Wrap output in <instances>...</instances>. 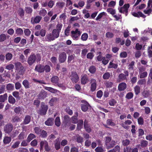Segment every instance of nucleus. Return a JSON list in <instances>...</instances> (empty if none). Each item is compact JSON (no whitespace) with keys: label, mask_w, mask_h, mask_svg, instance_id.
I'll return each instance as SVG.
<instances>
[{"label":"nucleus","mask_w":152,"mask_h":152,"mask_svg":"<svg viewBox=\"0 0 152 152\" xmlns=\"http://www.w3.org/2000/svg\"><path fill=\"white\" fill-rule=\"evenodd\" d=\"M41 108V109L39 112V114L42 115H45L48 109L47 105L44 104L43 103H42Z\"/></svg>","instance_id":"obj_6"},{"label":"nucleus","mask_w":152,"mask_h":152,"mask_svg":"<svg viewBox=\"0 0 152 152\" xmlns=\"http://www.w3.org/2000/svg\"><path fill=\"white\" fill-rule=\"evenodd\" d=\"M105 36L107 38H110L113 37L114 35L113 33L111 32H107L106 33Z\"/></svg>","instance_id":"obj_62"},{"label":"nucleus","mask_w":152,"mask_h":152,"mask_svg":"<svg viewBox=\"0 0 152 152\" xmlns=\"http://www.w3.org/2000/svg\"><path fill=\"white\" fill-rule=\"evenodd\" d=\"M107 11L113 15H114L115 13V10L111 8H108L107 9Z\"/></svg>","instance_id":"obj_48"},{"label":"nucleus","mask_w":152,"mask_h":152,"mask_svg":"<svg viewBox=\"0 0 152 152\" xmlns=\"http://www.w3.org/2000/svg\"><path fill=\"white\" fill-rule=\"evenodd\" d=\"M14 65L12 64H10L7 65L6 66V69L9 70H11L13 69L14 68Z\"/></svg>","instance_id":"obj_57"},{"label":"nucleus","mask_w":152,"mask_h":152,"mask_svg":"<svg viewBox=\"0 0 152 152\" xmlns=\"http://www.w3.org/2000/svg\"><path fill=\"white\" fill-rule=\"evenodd\" d=\"M66 55L65 53L63 52L60 53L59 57L60 62H64L66 60Z\"/></svg>","instance_id":"obj_11"},{"label":"nucleus","mask_w":152,"mask_h":152,"mask_svg":"<svg viewBox=\"0 0 152 152\" xmlns=\"http://www.w3.org/2000/svg\"><path fill=\"white\" fill-rule=\"evenodd\" d=\"M70 77L73 83H76L79 80V77L76 72H72Z\"/></svg>","instance_id":"obj_7"},{"label":"nucleus","mask_w":152,"mask_h":152,"mask_svg":"<svg viewBox=\"0 0 152 152\" xmlns=\"http://www.w3.org/2000/svg\"><path fill=\"white\" fill-rule=\"evenodd\" d=\"M42 19V17L39 16H37L34 18H32L31 21L33 23H39Z\"/></svg>","instance_id":"obj_20"},{"label":"nucleus","mask_w":152,"mask_h":152,"mask_svg":"<svg viewBox=\"0 0 152 152\" xmlns=\"http://www.w3.org/2000/svg\"><path fill=\"white\" fill-rule=\"evenodd\" d=\"M16 34L18 35H21L23 34V31L21 28H18L15 31Z\"/></svg>","instance_id":"obj_56"},{"label":"nucleus","mask_w":152,"mask_h":152,"mask_svg":"<svg viewBox=\"0 0 152 152\" xmlns=\"http://www.w3.org/2000/svg\"><path fill=\"white\" fill-rule=\"evenodd\" d=\"M7 94H4L3 95H0V102H3L7 99Z\"/></svg>","instance_id":"obj_27"},{"label":"nucleus","mask_w":152,"mask_h":152,"mask_svg":"<svg viewBox=\"0 0 152 152\" xmlns=\"http://www.w3.org/2000/svg\"><path fill=\"white\" fill-rule=\"evenodd\" d=\"M15 67L16 70L20 74H22L24 72V68L21 63L19 62L15 63Z\"/></svg>","instance_id":"obj_4"},{"label":"nucleus","mask_w":152,"mask_h":152,"mask_svg":"<svg viewBox=\"0 0 152 152\" xmlns=\"http://www.w3.org/2000/svg\"><path fill=\"white\" fill-rule=\"evenodd\" d=\"M142 95L145 97H147L150 95V91H149L145 90L142 93Z\"/></svg>","instance_id":"obj_50"},{"label":"nucleus","mask_w":152,"mask_h":152,"mask_svg":"<svg viewBox=\"0 0 152 152\" xmlns=\"http://www.w3.org/2000/svg\"><path fill=\"white\" fill-rule=\"evenodd\" d=\"M31 117L29 115H26L25 118L23 123L25 124H28L31 121Z\"/></svg>","instance_id":"obj_29"},{"label":"nucleus","mask_w":152,"mask_h":152,"mask_svg":"<svg viewBox=\"0 0 152 152\" xmlns=\"http://www.w3.org/2000/svg\"><path fill=\"white\" fill-rule=\"evenodd\" d=\"M12 121L14 122H20L21 121V120L20 119V118L17 116L13 117L12 119Z\"/></svg>","instance_id":"obj_52"},{"label":"nucleus","mask_w":152,"mask_h":152,"mask_svg":"<svg viewBox=\"0 0 152 152\" xmlns=\"http://www.w3.org/2000/svg\"><path fill=\"white\" fill-rule=\"evenodd\" d=\"M9 102L12 104H14L16 101L15 99L11 95L9 96L8 98Z\"/></svg>","instance_id":"obj_33"},{"label":"nucleus","mask_w":152,"mask_h":152,"mask_svg":"<svg viewBox=\"0 0 152 152\" xmlns=\"http://www.w3.org/2000/svg\"><path fill=\"white\" fill-rule=\"evenodd\" d=\"M12 57V54L10 53H7L6 55V59L7 61L10 60Z\"/></svg>","instance_id":"obj_47"},{"label":"nucleus","mask_w":152,"mask_h":152,"mask_svg":"<svg viewBox=\"0 0 152 152\" xmlns=\"http://www.w3.org/2000/svg\"><path fill=\"white\" fill-rule=\"evenodd\" d=\"M6 39V36L5 34H2L0 35V40L1 41H4Z\"/></svg>","instance_id":"obj_63"},{"label":"nucleus","mask_w":152,"mask_h":152,"mask_svg":"<svg viewBox=\"0 0 152 152\" xmlns=\"http://www.w3.org/2000/svg\"><path fill=\"white\" fill-rule=\"evenodd\" d=\"M83 121L82 120H80L79 121L78 123L77 124V129L79 130L80 129L83 127Z\"/></svg>","instance_id":"obj_41"},{"label":"nucleus","mask_w":152,"mask_h":152,"mask_svg":"<svg viewBox=\"0 0 152 152\" xmlns=\"http://www.w3.org/2000/svg\"><path fill=\"white\" fill-rule=\"evenodd\" d=\"M140 77V78H143L147 77L148 75V73L146 72H144L139 73Z\"/></svg>","instance_id":"obj_38"},{"label":"nucleus","mask_w":152,"mask_h":152,"mask_svg":"<svg viewBox=\"0 0 152 152\" xmlns=\"http://www.w3.org/2000/svg\"><path fill=\"white\" fill-rule=\"evenodd\" d=\"M26 137L24 132H22L18 135V139L20 140L23 139L24 137Z\"/></svg>","instance_id":"obj_51"},{"label":"nucleus","mask_w":152,"mask_h":152,"mask_svg":"<svg viewBox=\"0 0 152 152\" xmlns=\"http://www.w3.org/2000/svg\"><path fill=\"white\" fill-rule=\"evenodd\" d=\"M46 93L43 90H42L38 96L39 99H43L45 98L47 96Z\"/></svg>","instance_id":"obj_21"},{"label":"nucleus","mask_w":152,"mask_h":152,"mask_svg":"<svg viewBox=\"0 0 152 152\" xmlns=\"http://www.w3.org/2000/svg\"><path fill=\"white\" fill-rule=\"evenodd\" d=\"M53 118H49L45 122V124L47 126H52L53 124Z\"/></svg>","instance_id":"obj_25"},{"label":"nucleus","mask_w":152,"mask_h":152,"mask_svg":"<svg viewBox=\"0 0 152 152\" xmlns=\"http://www.w3.org/2000/svg\"><path fill=\"white\" fill-rule=\"evenodd\" d=\"M88 52V50L87 49H83L82 51L81 56L82 58L85 57Z\"/></svg>","instance_id":"obj_55"},{"label":"nucleus","mask_w":152,"mask_h":152,"mask_svg":"<svg viewBox=\"0 0 152 152\" xmlns=\"http://www.w3.org/2000/svg\"><path fill=\"white\" fill-rule=\"evenodd\" d=\"M152 12V10L151 9V7H148V6H147V7L146 10H145L144 11V13L145 14H147L148 15H149L151 13V12Z\"/></svg>","instance_id":"obj_36"},{"label":"nucleus","mask_w":152,"mask_h":152,"mask_svg":"<svg viewBox=\"0 0 152 152\" xmlns=\"http://www.w3.org/2000/svg\"><path fill=\"white\" fill-rule=\"evenodd\" d=\"M35 70L39 72H43L44 71V66L40 64L37 65L36 66Z\"/></svg>","instance_id":"obj_13"},{"label":"nucleus","mask_w":152,"mask_h":152,"mask_svg":"<svg viewBox=\"0 0 152 152\" xmlns=\"http://www.w3.org/2000/svg\"><path fill=\"white\" fill-rule=\"evenodd\" d=\"M57 102V99L56 98H52L49 101V103L51 106H53Z\"/></svg>","instance_id":"obj_24"},{"label":"nucleus","mask_w":152,"mask_h":152,"mask_svg":"<svg viewBox=\"0 0 152 152\" xmlns=\"http://www.w3.org/2000/svg\"><path fill=\"white\" fill-rule=\"evenodd\" d=\"M55 38H58L59 35V32L56 29H54L52 33Z\"/></svg>","instance_id":"obj_37"},{"label":"nucleus","mask_w":152,"mask_h":152,"mask_svg":"<svg viewBox=\"0 0 152 152\" xmlns=\"http://www.w3.org/2000/svg\"><path fill=\"white\" fill-rule=\"evenodd\" d=\"M81 34V32L78 29H76L75 30L71 31V36L74 40H77Z\"/></svg>","instance_id":"obj_2"},{"label":"nucleus","mask_w":152,"mask_h":152,"mask_svg":"<svg viewBox=\"0 0 152 152\" xmlns=\"http://www.w3.org/2000/svg\"><path fill=\"white\" fill-rule=\"evenodd\" d=\"M54 142L55 149L57 150H59L60 148V142L59 138H57Z\"/></svg>","instance_id":"obj_19"},{"label":"nucleus","mask_w":152,"mask_h":152,"mask_svg":"<svg viewBox=\"0 0 152 152\" xmlns=\"http://www.w3.org/2000/svg\"><path fill=\"white\" fill-rule=\"evenodd\" d=\"M115 141H111L107 147V148L109 149L113 147L115 145Z\"/></svg>","instance_id":"obj_53"},{"label":"nucleus","mask_w":152,"mask_h":152,"mask_svg":"<svg viewBox=\"0 0 152 152\" xmlns=\"http://www.w3.org/2000/svg\"><path fill=\"white\" fill-rule=\"evenodd\" d=\"M46 34V31L44 29H42L40 31H36L35 33V35L37 36L40 35L42 37H44Z\"/></svg>","instance_id":"obj_16"},{"label":"nucleus","mask_w":152,"mask_h":152,"mask_svg":"<svg viewBox=\"0 0 152 152\" xmlns=\"http://www.w3.org/2000/svg\"><path fill=\"white\" fill-rule=\"evenodd\" d=\"M25 11L27 13L31 14L32 12V10L30 7H26L25 8Z\"/></svg>","instance_id":"obj_60"},{"label":"nucleus","mask_w":152,"mask_h":152,"mask_svg":"<svg viewBox=\"0 0 152 152\" xmlns=\"http://www.w3.org/2000/svg\"><path fill=\"white\" fill-rule=\"evenodd\" d=\"M101 52H99L97 53V55H98L96 58L98 61H101L102 60L104 57H102L101 55Z\"/></svg>","instance_id":"obj_44"},{"label":"nucleus","mask_w":152,"mask_h":152,"mask_svg":"<svg viewBox=\"0 0 152 152\" xmlns=\"http://www.w3.org/2000/svg\"><path fill=\"white\" fill-rule=\"evenodd\" d=\"M132 14L133 16L137 17H140L145 18V16L141 12H133Z\"/></svg>","instance_id":"obj_22"},{"label":"nucleus","mask_w":152,"mask_h":152,"mask_svg":"<svg viewBox=\"0 0 152 152\" xmlns=\"http://www.w3.org/2000/svg\"><path fill=\"white\" fill-rule=\"evenodd\" d=\"M20 142L19 141H17L15 142L11 146V148L13 149H15L18 148Z\"/></svg>","instance_id":"obj_40"},{"label":"nucleus","mask_w":152,"mask_h":152,"mask_svg":"<svg viewBox=\"0 0 152 152\" xmlns=\"http://www.w3.org/2000/svg\"><path fill=\"white\" fill-rule=\"evenodd\" d=\"M14 88V85L11 84H8L7 86V90L9 91H12Z\"/></svg>","instance_id":"obj_43"},{"label":"nucleus","mask_w":152,"mask_h":152,"mask_svg":"<svg viewBox=\"0 0 152 152\" xmlns=\"http://www.w3.org/2000/svg\"><path fill=\"white\" fill-rule=\"evenodd\" d=\"M44 88L45 89L52 93H56L58 92H59V91L51 87H45Z\"/></svg>","instance_id":"obj_23"},{"label":"nucleus","mask_w":152,"mask_h":152,"mask_svg":"<svg viewBox=\"0 0 152 152\" xmlns=\"http://www.w3.org/2000/svg\"><path fill=\"white\" fill-rule=\"evenodd\" d=\"M14 112L19 115H21L23 114L24 112V109L20 107H16L14 109Z\"/></svg>","instance_id":"obj_10"},{"label":"nucleus","mask_w":152,"mask_h":152,"mask_svg":"<svg viewBox=\"0 0 152 152\" xmlns=\"http://www.w3.org/2000/svg\"><path fill=\"white\" fill-rule=\"evenodd\" d=\"M94 55L93 53L90 52L87 54L86 57L87 58L92 59L94 57Z\"/></svg>","instance_id":"obj_54"},{"label":"nucleus","mask_w":152,"mask_h":152,"mask_svg":"<svg viewBox=\"0 0 152 152\" xmlns=\"http://www.w3.org/2000/svg\"><path fill=\"white\" fill-rule=\"evenodd\" d=\"M132 123V121L129 120H127L124 121V122L122 123L121 125L124 128L128 129L130 127L129 125H130Z\"/></svg>","instance_id":"obj_8"},{"label":"nucleus","mask_w":152,"mask_h":152,"mask_svg":"<svg viewBox=\"0 0 152 152\" xmlns=\"http://www.w3.org/2000/svg\"><path fill=\"white\" fill-rule=\"evenodd\" d=\"M126 88V85L124 83H122L119 84L118 86V89L119 91H124Z\"/></svg>","instance_id":"obj_18"},{"label":"nucleus","mask_w":152,"mask_h":152,"mask_svg":"<svg viewBox=\"0 0 152 152\" xmlns=\"http://www.w3.org/2000/svg\"><path fill=\"white\" fill-rule=\"evenodd\" d=\"M83 104H82L81 105V109L84 112H86L88 109V107L90 106L88 103L86 101H83Z\"/></svg>","instance_id":"obj_14"},{"label":"nucleus","mask_w":152,"mask_h":152,"mask_svg":"<svg viewBox=\"0 0 152 152\" xmlns=\"http://www.w3.org/2000/svg\"><path fill=\"white\" fill-rule=\"evenodd\" d=\"M11 140V138L10 137H6L4 139L3 142L5 144H7L10 143Z\"/></svg>","instance_id":"obj_31"},{"label":"nucleus","mask_w":152,"mask_h":152,"mask_svg":"<svg viewBox=\"0 0 152 152\" xmlns=\"http://www.w3.org/2000/svg\"><path fill=\"white\" fill-rule=\"evenodd\" d=\"M134 89L136 95L138 94L140 92V88L138 86H135Z\"/></svg>","instance_id":"obj_39"},{"label":"nucleus","mask_w":152,"mask_h":152,"mask_svg":"<svg viewBox=\"0 0 152 152\" xmlns=\"http://www.w3.org/2000/svg\"><path fill=\"white\" fill-rule=\"evenodd\" d=\"M88 34L86 33H85L82 34L81 36V39L83 41H86L88 38Z\"/></svg>","instance_id":"obj_45"},{"label":"nucleus","mask_w":152,"mask_h":152,"mask_svg":"<svg viewBox=\"0 0 152 152\" xmlns=\"http://www.w3.org/2000/svg\"><path fill=\"white\" fill-rule=\"evenodd\" d=\"M84 127L85 130L87 132H90L91 131V129L90 126L87 124V122L86 121H84Z\"/></svg>","instance_id":"obj_32"},{"label":"nucleus","mask_w":152,"mask_h":152,"mask_svg":"<svg viewBox=\"0 0 152 152\" xmlns=\"http://www.w3.org/2000/svg\"><path fill=\"white\" fill-rule=\"evenodd\" d=\"M91 90L93 92L96 89L97 84L96 81L94 79H91Z\"/></svg>","instance_id":"obj_9"},{"label":"nucleus","mask_w":152,"mask_h":152,"mask_svg":"<svg viewBox=\"0 0 152 152\" xmlns=\"http://www.w3.org/2000/svg\"><path fill=\"white\" fill-rule=\"evenodd\" d=\"M89 81L88 77L87 75H84L81 78V83L83 84H85Z\"/></svg>","instance_id":"obj_17"},{"label":"nucleus","mask_w":152,"mask_h":152,"mask_svg":"<svg viewBox=\"0 0 152 152\" xmlns=\"http://www.w3.org/2000/svg\"><path fill=\"white\" fill-rule=\"evenodd\" d=\"M117 64H113L112 61H111L110 62L108 66V68H113L115 69H116L117 68Z\"/></svg>","instance_id":"obj_46"},{"label":"nucleus","mask_w":152,"mask_h":152,"mask_svg":"<svg viewBox=\"0 0 152 152\" xmlns=\"http://www.w3.org/2000/svg\"><path fill=\"white\" fill-rule=\"evenodd\" d=\"M62 26V24L61 23H58L56 26V30L60 32Z\"/></svg>","instance_id":"obj_59"},{"label":"nucleus","mask_w":152,"mask_h":152,"mask_svg":"<svg viewBox=\"0 0 152 152\" xmlns=\"http://www.w3.org/2000/svg\"><path fill=\"white\" fill-rule=\"evenodd\" d=\"M51 82L54 84H57L58 83L59 78L57 76H54L51 78Z\"/></svg>","instance_id":"obj_28"},{"label":"nucleus","mask_w":152,"mask_h":152,"mask_svg":"<svg viewBox=\"0 0 152 152\" xmlns=\"http://www.w3.org/2000/svg\"><path fill=\"white\" fill-rule=\"evenodd\" d=\"M36 137L35 135L31 133L28 136L27 140L28 142L30 141L33 139L35 138Z\"/></svg>","instance_id":"obj_42"},{"label":"nucleus","mask_w":152,"mask_h":152,"mask_svg":"<svg viewBox=\"0 0 152 152\" xmlns=\"http://www.w3.org/2000/svg\"><path fill=\"white\" fill-rule=\"evenodd\" d=\"M23 84L26 88H28L30 86L28 81L27 80H24L23 82Z\"/></svg>","instance_id":"obj_35"},{"label":"nucleus","mask_w":152,"mask_h":152,"mask_svg":"<svg viewBox=\"0 0 152 152\" xmlns=\"http://www.w3.org/2000/svg\"><path fill=\"white\" fill-rule=\"evenodd\" d=\"M133 96V94L132 92H129L127 93L126 96V98L128 99H131Z\"/></svg>","instance_id":"obj_64"},{"label":"nucleus","mask_w":152,"mask_h":152,"mask_svg":"<svg viewBox=\"0 0 152 152\" xmlns=\"http://www.w3.org/2000/svg\"><path fill=\"white\" fill-rule=\"evenodd\" d=\"M40 151L43 150L44 148L45 150L46 151H49L50 150V147L48 146V142L46 141H42L40 144Z\"/></svg>","instance_id":"obj_3"},{"label":"nucleus","mask_w":152,"mask_h":152,"mask_svg":"<svg viewBox=\"0 0 152 152\" xmlns=\"http://www.w3.org/2000/svg\"><path fill=\"white\" fill-rule=\"evenodd\" d=\"M106 13L104 12H102L99 14L96 18L97 20H99L104 16H106Z\"/></svg>","instance_id":"obj_30"},{"label":"nucleus","mask_w":152,"mask_h":152,"mask_svg":"<svg viewBox=\"0 0 152 152\" xmlns=\"http://www.w3.org/2000/svg\"><path fill=\"white\" fill-rule=\"evenodd\" d=\"M119 79L117 80L118 82H120L121 80H123L126 79V77L123 74H121L118 76Z\"/></svg>","instance_id":"obj_34"},{"label":"nucleus","mask_w":152,"mask_h":152,"mask_svg":"<svg viewBox=\"0 0 152 152\" xmlns=\"http://www.w3.org/2000/svg\"><path fill=\"white\" fill-rule=\"evenodd\" d=\"M46 37L49 41L53 40L55 39L52 33L48 34L46 35Z\"/></svg>","instance_id":"obj_26"},{"label":"nucleus","mask_w":152,"mask_h":152,"mask_svg":"<svg viewBox=\"0 0 152 152\" xmlns=\"http://www.w3.org/2000/svg\"><path fill=\"white\" fill-rule=\"evenodd\" d=\"M13 129V126L12 124H7L4 128V130L6 133L10 132Z\"/></svg>","instance_id":"obj_15"},{"label":"nucleus","mask_w":152,"mask_h":152,"mask_svg":"<svg viewBox=\"0 0 152 152\" xmlns=\"http://www.w3.org/2000/svg\"><path fill=\"white\" fill-rule=\"evenodd\" d=\"M40 134L41 136L43 137H46L47 136V132L44 130H42L40 132V134Z\"/></svg>","instance_id":"obj_61"},{"label":"nucleus","mask_w":152,"mask_h":152,"mask_svg":"<svg viewBox=\"0 0 152 152\" xmlns=\"http://www.w3.org/2000/svg\"><path fill=\"white\" fill-rule=\"evenodd\" d=\"M134 62L132 61L129 64L128 66V69L129 70H133L134 69Z\"/></svg>","instance_id":"obj_58"},{"label":"nucleus","mask_w":152,"mask_h":152,"mask_svg":"<svg viewBox=\"0 0 152 152\" xmlns=\"http://www.w3.org/2000/svg\"><path fill=\"white\" fill-rule=\"evenodd\" d=\"M148 144V142L146 140H142L140 142V144L137 145V146L140 149L142 148L146 147Z\"/></svg>","instance_id":"obj_12"},{"label":"nucleus","mask_w":152,"mask_h":152,"mask_svg":"<svg viewBox=\"0 0 152 152\" xmlns=\"http://www.w3.org/2000/svg\"><path fill=\"white\" fill-rule=\"evenodd\" d=\"M41 59V57L39 54H37L35 55L34 54L31 55L28 59L27 62L30 65H32L36 61L38 62Z\"/></svg>","instance_id":"obj_1"},{"label":"nucleus","mask_w":152,"mask_h":152,"mask_svg":"<svg viewBox=\"0 0 152 152\" xmlns=\"http://www.w3.org/2000/svg\"><path fill=\"white\" fill-rule=\"evenodd\" d=\"M129 7V4H125L123 7H119L118 10L119 12L121 13H127L128 11V9Z\"/></svg>","instance_id":"obj_5"},{"label":"nucleus","mask_w":152,"mask_h":152,"mask_svg":"<svg viewBox=\"0 0 152 152\" xmlns=\"http://www.w3.org/2000/svg\"><path fill=\"white\" fill-rule=\"evenodd\" d=\"M61 124L60 118L59 117H57L55 121V124L57 126H59Z\"/></svg>","instance_id":"obj_49"}]
</instances>
